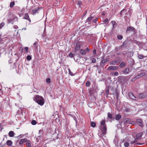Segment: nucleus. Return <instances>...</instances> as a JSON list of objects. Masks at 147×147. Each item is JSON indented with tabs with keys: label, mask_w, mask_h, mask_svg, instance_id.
Listing matches in <instances>:
<instances>
[{
	"label": "nucleus",
	"mask_w": 147,
	"mask_h": 147,
	"mask_svg": "<svg viewBox=\"0 0 147 147\" xmlns=\"http://www.w3.org/2000/svg\"><path fill=\"white\" fill-rule=\"evenodd\" d=\"M121 117V115L119 114H118L116 116V119L118 121Z\"/></svg>",
	"instance_id": "nucleus-20"
},
{
	"label": "nucleus",
	"mask_w": 147,
	"mask_h": 147,
	"mask_svg": "<svg viewBox=\"0 0 147 147\" xmlns=\"http://www.w3.org/2000/svg\"><path fill=\"white\" fill-rule=\"evenodd\" d=\"M142 77L141 76H140V74H138L135 77L137 79L139 78L140 77Z\"/></svg>",
	"instance_id": "nucleus-42"
},
{
	"label": "nucleus",
	"mask_w": 147,
	"mask_h": 147,
	"mask_svg": "<svg viewBox=\"0 0 147 147\" xmlns=\"http://www.w3.org/2000/svg\"><path fill=\"white\" fill-rule=\"evenodd\" d=\"M137 139H135L134 140V141H132L131 142V144H134L135 143H136V142L137 141Z\"/></svg>",
	"instance_id": "nucleus-31"
},
{
	"label": "nucleus",
	"mask_w": 147,
	"mask_h": 147,
	"mask_svg": "<svg viewBox=\"0 0 147 147\" xmlns=\"http://www.w3.org/2000/svg\"><path fill=\"white\" fill-rule=\"evenodd\" d=\"M93 53L94 54L96 53V51L95 49H94L93 51Z\"/></svg>",
	"instance_id": "nucleus-54"
},
{
	"label": "nucleus",
	"mask_w": 147,
	"mask_h": 147,
	"mask_svg": "<svg viewBox=\"0 0 147 147\" xmlns=\"http://www.w3.org/2000/svg\"><path fill=\"white\" fill-rule=\"evenodd\" d=\"M1 36V34H0V37Z\"/></svg>",
	"instance_id": "nucleus-58"
},
{
	"label": "nucleus",
	"mask_w": 147,
	"mask_h": 147,
	"mask_svg": "<svg viewBox=\"0 0 147 147\" xmlns=\"http://www.w3.org/2000/svg\"><path fill=\"white\" fill-rule=\"evenodd\" d=\"M118 67L117 66H109L107 69L108 70H115L118 69Z\"/></svg>",
	"instance_id": "nucleus-7"
},
{
	"label": "nucleus",
	"mask_w": 147,
	"mask_h": 147,
	"mask_svg": "<svg viewBox=\"0 0 147 147\" xmlns=\"http://www.w3.org/2000/svg\"><path fill=\"white\" fill-rule=\"evenodd\" d=\"M26 59H27V60H30L31 59L32 57L31 56H30V55H28L27 56Z\"/></svg>",
	"instance_id": "nucleus-39"
},
{
	"label": "nucleus",
	"mask_w": 147,
	"mask_h": 147,
	"mask_svg": "<svg viewBox=\"0 0 147 147\" xmlns=\"http://www.w3.org/2000/svg\"><path fill=\"white\" fill-rule=\"evenodd\" d=\"M74 54L71 53H70L69 55V56L71 58H72L74 57Z\"/></svg>",
	"instance_id": "nucleus-41"
},
{
	"label": "nucleus",
	"mask_w": 147,
	"mask_h": 147,
	"mask_svg": "<svg viewBox=\"0 0 147 147\" xmlns=\"http://www.w3.org/2000/svg\"><path fill=\"white\" fill-rule=\"evenodd\" d=\"M138 98L140 99L144 98L147 97V92L139 94L138 96Z\"/></svg>",
	"instance_id": "nucleus-5"
},
{
	"label": "nucleus",
	"mask_w": 147,
	"mask_h": 147,
	"mask_svg": "<svg viewBox=\"0 0 147 147\" xmlns=\"http://www.w3.org/2000/svg\"><path fill=\"white\" fill-rule=\"evenodd\" d=\"M109 89L108 88H107L106 90L105 93L107 96H108L109 95Z\"/></svg>",
	"instance_id": "nucleus-29"
},
{
	"label": "nucleus",
	"mask_w": 147,
	"mask_h": 147,
	"mask_svg": "<svg viewBox=\"0 0 147 147\" xmlns=\"http://www.w3.org/2000/svg\"><path fill=\"white\" fill-rule=\"evenodd\" d=\"M90 83L89 81H87L86 84V85L87 86H89L90 85Z\"/></svg>",
	"instance_id": "nucleus-35"
},
{
	"label": "nucleus",
	"mask_w": 147,
	"mask_h": 147,
	"mask_svg": "<svg viewBox=\"0 0 147 147\" xmlns=\"http://www.w3.org/2000/svg\"><path fill=\"white\" fill-rule=\"evenodd\" d=\"M26 145H27V147H30L31 144L30 143H26Z\"/></svg>",
	"instance_id": "nucleus-43"
},
{
	"label": "nucleus",
	"mask_w": 147,
	"mask_h": 147,
	"mask_svg": "<svg viewBox=\"0 0 147 147\" xmlns=\"http://www.w3.org/2000/svg\"><path fill=\"white\" fill-rule=\"evenodd\" d=\"M27 141V139L26 138L22 139L20 140V141L19 144L20 145H22L24 142H26Z\"/></svg>",
	"instance_id": "nucleus-15"
},
{
	"label": "nucleus",
	"mask_w": 147,
	"mask_h": 147,
	"mask_svg": "<svg viewBox=\"0 0 147 147\" xmlns=\"http://www.w3.org/2000/svg\"><path fill=\"white\" fill-rule=\"evenodd\" d=\"M129 119L126 118L124 120V122L125 123H129Z\"/></svg>",
	"instance_id": "nucleus-32"
},
{
	"label": "nucleus",
	"mask_w": 147,
	"mask_h": 147,
	"mask_svg": "<svg viewBox=\"0 0 147 147\" xmlns=\"http://www.w3.org/2000/svg\"><path fill=\"white\" fill-rule=\"evenodd\" d=\"M137 123L141 127H143V121L141 119H138L136 120Z\"/></svg>",
	"instance_id": "nucleus-6"
},
{
	"label": "nucleus",
	"mask_w": 147,
	"mask_h": 147,
	"mask_svg": "<svg viewBox=\"0 0 147 147\" xmlns=\"http://www.w3.org/2000/svg\"><path fill=\"white\" fill-rule=\"evenodd\" d=\"M93 18L92 16L89 17L87 19V20L88 22H90Z\"/></svg>",
	"instance_id": "nucleus-28"
},
{
	"label": "nucleus",
	"mask_w": 147,
	"mask_h": 147,
	"mask_svg": "<svg viewBox=\"0 0 147 147\" xmlns=\"http://www.w3.org/2000/svg\"><path fill=\"white\" fill-rule=\"evenodd\" d=\"M96 62V60L94 58H93L92 60V63H95Z\"/></svg>",
	"instance_id": "nucleus-44"
},
{
	"label": "nucleus",
	"mask_w": 147,
	"mask_h": 147,
	"mask_svg": "<svg viewBox=\"0 0 147 147\" xmlns=\"http://www.w3.org/2000/svg\"><path fill=\"white\" fill-rule=\"evenodd\" d=\"M105 15V14L104 13H102V15Z\"/></svg>",
	"instance_id": "nucleus-56"
},
{
	"label": "nucleus",
	"mask_w": 147,
	"mask_h": 147,
	"mask_svg": "<svg viewBox=\"0 0 147 147\" xmlns=\"http://www.w3.org/2000/svg\"><path fill=\"white\" fill-rule=\"evenodd\" d=\"M9 136L10 137H13L14 136V132L13 131H10L9 133Z\"/></svg>",
	"instance_id": "nucleus-19"
},
{
	"label": "nucleus",
	"mask_w": 147,
	"mask_h": 147,
	"mask_svg": "<svg viewBox=\"0 0 147 147\" xmlns=\"http://www.w3.org/2000/svg\"><path fill=\"white\" fill-rule=\"evenodd\" d=\"M118 75V72L117 71L115 72L114 73V75L115 76H117Z\"/></svg>",
	"instance_id": "nucleus-46"
},
{
	"label": "nucleus",
	"mask_w": 147,
	"mask_h": 147,
	"mask_svg": "<svg viewBox=\"0 0 147 147\" xmlns=\"http://www.w3.org/2000/svg\"><path fill=\"white\" fill-rule=\"evenodd\" d=\"M98 20V18H96V19H95L94 20V22H96Z\"/></svg>",
	"instance_id": "nucleus-53"
},
{
	"label": "nucleus",
	"mask_w": 147,
	"mask_h": 147,
	"mask_svg": "<svg viewBox=\"0 0 147 147\" xmlns=\"http://www.w3.org/2000/svg\"><path fill=\"white\" fill-rule=\"evenodd\" d=\"M117 38L118 39H119V40H121L123 38V37L121 35H118L117 36Z\"/></svg>",
	"instance_id": "nucleus-27"
},
{
	"label": "nucleus",
	"mask_w": 147,
	"mask_h": 147,
	"mask_svg": "<svg viewBox=\"0 0 147 147\" xmlns=\"http://www.w3.org/2000/svg\"><path fill=\"white\" fill-rule=\"evenodd\" d=\"M100 128L102 132V134L105 135L106 133L107 127L105 120L101 121L100 122Z\"/></svg>",
	"instance_id": "nucleus-3"
},
{
	"label": "nucleus",
	"mask_w": 147,
	"mask_h": 147,
	"mask_svg": "<svg viewBox=\"0 0 147 147\" xmlns=\"http://www.w3.org/2000/svg\"><path fill=\"white\" fill-rule=\"evenodd\" d=\"M125 10V9H123L122 10H121V11L120 12V14L121 15H122V12L124 11Z\"/></svg>",
	"instance_id": "nucleus-52"
},
{
	"label": "nucleus",
	"mask_w": 147,
	"mask_h": 147,
	"mask_svg": "<svg viewBox=\"0 0 147 147\" xmlns=\"http://www.w3.org/2000/svg\"><path fill=\"white\" fill-rule=\"evenodd\" d=\"M6 144L7 145L10 146L12 145V142L10 140H8L7 141Z\"/></svg>",
	"instance_id": "nucleus-18"
},
{
	"label": "nucleus",
	"mask_w": 147,
	"mask_h": 147,
	"mask_svg": "<svg viewBox=\"0 0 147 147\" xmlns=\"http://www.w3.org/2000/svg\"><path fill=\"white\" fill-rule=\"evenodd\" d=\"M111 64H112V63H111Z\"/></svg>",
	"instance_id": "nucleus-59"
},
{
	"label": "nucleus",
	"mask_w": 147,
	"mask_h": 147,
	"mask_svg": "<svg viewBox=\"0 0 147 147\" xmlns=\"http://www.w3.org/2000/svg\"><path fill=\"white\" fill-rule=\"evenodd\" d=\"M108 59H103L102 60L101 63V64H104L105 63H106V62L108 61Z\"/></svg>",
	"instance_id": "nucleus-22"
},
{
	"label": "nucleus",
	"mask_w": 147,
	"mask_h": 147,
	"mask_svg": "<svg viewBox=\"0 0 147 147\" xmlns=\"http://www.w3.org/2000/svg\"><path fill=\"white\" fill-rule=\"evenodd\" d=\"M80 44L79 43H77L76 44V46L75 47V49L76 50H78L80 49Z\"/></svg>",
	"instance_id": "nucleus-14"
},
{
	"label": "nucleus",
	"mask_w": 147,
	"mask_h": 147,
	"mask_svg": "<svg viewBox=\"0 0 147 147\" xmlns=\"http://www.w3.org/2000/svg\"><path fill=\"white\" fill-rule=\"evenodd\" d=\"M15 5V3L14 1H12L11 2L10 4V7L11 8H12Z\"/></svg>",
	"instance_id": "nucleus-23"
},
{
	"label": "nucleus",
	"mask_w": 147,
	"mask_h": 147,
	"mask_svg": "<svg viewBox=\"0 0 147 147\" xmlns=\"http://www.w3.org/2000/svg\"><path fill=\"white\" fill-rule=\"evenodd\" d=\"M5 25L4 23L3 22L0 24V29L3 27Z\"/></svg>",
	"instance_id": "nucleus-36"
},
{
	"label": "nucleus",
	"mask_w": 147,
	"mask_h": 147,
	"mask_svg": "<svg viewBox=\"0 0 147 147\" xmlns=\"http://www.w3.org/2000/svg\"><path fill=\"white\" fill-rule=\"evenodd\" d=\"M81 4V1H78V5H80Z\"/></svg>",
	"instance_id": "nucleus-49"
},
{
	"label": "nucleus",
	"mask_w": 147,
	"mask_h": 147,
	"mask_svg": "<svg viewBox=\"0 0 147 147\" xmlns=\"http://www.w3.org/2000/svg\"><path fill=\"white\" fill-rule=\"evenodd\" d=\"M80 53L81 55H85L86 54V52L82 49H80Z\"/></svg>",
	"instance_id": "nucleus-17"
},
{
	"label": "nucleus",
	"mask_w": 147,
	"mask_h": 147,
	"mask_svg": "<svg viewBox=\"0 0 147 147\" xmlns=\"http://www.w3.org/2000/svg\"><path fill=\"white\" fill-rule=\"evenodd\" d=\"M136 78L135 77L134 78H133L131 79V81L132 82H133V81H135V80H136Z\"/></svg>",
	"instance_id": "nucleus-51"
},
{
	"label": "nucleus",
	"mask_w": 147,
	"mask_h": 147,
	"mask_svg": "<svg viewBox=\"0 0 147 147\" xmlns=\"http://www.w3.org/2000/svg\"><path fill=\"white\" fill-rule=\"evenodd\" d=\"M90 49L89 47H88L86 48V49H85V51L86 52H89Z\"/></svg>",
	"instance_id": "nucleus-38"
},
{
	"label": "nucleus",
	"mask_w": 147,
	"mask_h": 147,
	"mask_svg": "<svg viewBox=\"0 0 147 147\" xmlns=\"http://www.w3.org/2000/svg\"><path fill=\"white\" fill-rule=\"evenodd\" d=\"M122 73L125 74H127L129 73V70L128 68H126L125 69L122 71Z\"/></svg>",
	"instance_id": "nucleus-12"
},
{
	"label": "nucleus",
	"mask_w": 147,
	"mask_h": 147,
	"mask_svg": "<svg viewBox=\"0 0 147 147\" xmlns=\"http://www.w3.org/2000/svg\"><path fill=\"white\" fill-rule=\"evenodd\" d=\"M0 40H2V38H0Z\"/></svg>",
	"instance_id": "nucleus-57"
},
{
	"label": "nucleus",
	"mask_w": 147,
	"mask_h": 147,
	"mask_svg": "<svg viewBox=\"0 0 147 147\" xmlns=\"http://www.w3.org/2000/svg\"><path fill=\"white\" fill-rule=\"evenodd\" d=\"M34 101L40 106H42L45 103V100L42 96L39 95H35L33 98Z\"/></svg>",
	"instance_id": "nucleus-1"
},
{
	"label": "nucleus",
	"mask_w": 147,
	"mask_h": 147,
	"mask_svg": "<svg viewBox=\"0 0 147 147\" xmlns=\"http://www.w3.org/2000/svg\"><path fill=\"white\" fill-rule=\"evenodd\" d=\"M69 74L71 76H73V73L71 72L70 70L69 69Z\"/></svg>",
	"instance_id": "nucleus-50"
},
{
	"label": "nucleus",
	"mask_w": 147,
	"mask_h": 147,
	"mask_svg": "<svg viewBox=\"0 0 147 147\" xmlns=\"http://www.w3.org/2000/svg\"><path fill=\"white\" fill-rule=\"evenodd\" d=\"M129 143L125 142L124 144V146L125 147H128L129 146Z\"/></svg>",
	"instance_id": "nucleus-37"
},
{
	"label": "nucleus",
	"mask_w": 147,
	"mask_h": 147,
	"mask_svg": "<svg viewBox=\"0 0 147 147\" xmlns=\"http://www.w3.org/2000/svg\"><path fill=\"white\" fill-rule=\"evenodd\" d=\"M38 46V43L37 42H35L33 44V47H34L35 49L37 48Z\"/></svg>",
	"instance_id": "nucleus-21"
},
{
	"label": "nucleus",
	"mask_w": 147,
	"mask_h": 147,
	"mask_svg": "<svg viewBox=\"0 0 147 147\" xmlns=\"http://www.w3.org/2000/svg\"><path fill=\"white\" fill-rule=\"evenodd\" d=\"M143 134V133L142 132H141L137 134L136 136V139L138 140H139L141 139Z\"/></svg>",
	"instance_id": "nucleus-9"
},
{
	"label": "nucleus",
	"mask_w": 147,
	"mask_h": 147,
	"mask_svg": "<svg viewBox=\"0 0 147 147\" xmlns=\"http://www.w3.org/2000/svg\"><path fill=\"white\" fill-rule=\"evenodd\" d=\"M141 73L140 74L141 77L147 76V74L146 73V71L145 70H141Z\"/></svg>",
	"instance_id": "nucleus-13"
},
{
	"label": "nucleus",
	"mask_w": 147,
	"mask_h": 147,
	"mask_svg": "<svg viewBox=\"0 0 147 147\" xmlns=\"http://www.w3.org/2000/svg\"><path fill=\"white\" fill-rule=\"evenodd\" d=\"M111 23H112V25H113V27H114L115 26H116L117 23L115 21H112L111 22Z\"/></svg>",
	"instance_id": "nucleus-24"
},
{
	"label": "nucleus",
	"mask_w": 147,
	"mask_h": 147,
	"mask_svg": "<svg viewBox=\"0 0 147 147\" xmlns=\"http://www.w3.org/2000/svg\"><path fill=\"white\" fill-rule=\"evenodd\" d=\"M145 57V56H144L143 55H138V57L140 59H143Z\"/></svg>",
	"instance_id": "nucleus-26"
},
{
	"label": "nucleus",
	"mask_w": 147,
	"mask_h": 147,
	"mask_svg": "<svg viewBox=\"0 0 147 147\" xmlns=\"http://www.w3.org/2000/svg\"><path fill=\"white\" fill-rule=\"evenodd\" d=\"M129 98L131 99L137 100V98L134 96L131 92H129Z\"/></svg>",
	"instance_id": "nucleus-8"
},
{
	"label": "nucleus",
	"mask_w": 147,
	"mask_h": 147,
	"mask_svg": "<svg viewBox=\"0 0 147 147\" xmlns=\"http://www.w3.org/2000/svg\"><path fill=\"white\" fill-rule=\"evenodd\" d=\"M146 101L147 102V99L146 100Z\"/></svg>",
	"instance_id": "nucleus-60"
},
{
	"label": "nucleus",
	"mask_w": 147,
	"mask_h": 147,
	"mask_svg": "<svg viewBox=\"0 0 147 147\" xmlns=\"http://www.w3.org/2000/svg\"><path fill=\"white\" fill-rule=\"evenodd\" d=\"M86 13H87V11H86L85 12H84V15H85L86 14Z\"/></svg>",
	"instance_id": "nucleus-55"
},
{
	"label": "nucleus",
	"mask_w": 147,
	"mask_h": 147,
	"mask_svg": "<svg viewBox=\"0 0 147 147\" xmlns=\"http://www.w3.org/2000/svg\"><path fill=\"white\" fill-rule=\"evenodd\" d=\"M129 123L130 124H132L133 125H134L136 124V122L132 121H130L129 120Z\"/></svg>",
	"instance_id": "nucleus-33"
},
{
	"label": "nucleus",
	"mask_w": 147,
	"mask_h": 147,
	"mask_svg": "<svg viewBox=\"0 0 147 147\" xmlns=\"http://www.w3.org/2000/svg\"><path fill=\"white\" fill-rule=\"evenodd\" d=\"M108 116L110 119H112V115L110 113H108Z\"/></svg>",
	"instance_id": "nucleus-34"
},
{
	"label": "nucleus",
	"mask_w": 147,
	"mask_h": 147,
	"mask_svg": "<svg viewBox=\"0 0 147 147\" xmlns=\"http://www.w3.org/2000/svg\"><path fill=\"white\" fill-rule=\"evenodd\" d=\"M42 8L41 7H38L33 9L32 10V14L33 15H35L36 13H38L39 11Z\"/></svg>",
	"instance_id": "nucleus-4"
},
{
	"label": "nucleus",
	"mask_w": 147,
	"mask_h": 147,
	"mask_svg": "<svg viewBox=\"0 0 147 147\" xmlns=\"http://www.w3.org/2000/svg\"><path fill=\"white\" fill-rule=\"evenodd\" d=\"M25 49L26 50V52H28V47H25Z\"/></svg>",
	"instance_id": "nucleus-48"
},
{
	"label": "nucleus",
	"mask_w": 147,
	"mask_h": 147,
	"mask_svg": "<svg viewBox=\"0 0 147 147\" xmlns=\"http://www.w3.org/2000/svg\"><path fill=\"white\" fill-rule=\"evenodd\" d=\"M130 109L129 108H126L125 109V112H128V111H130Z\"/></svg>",
	"instance_id": "nucleus-47"
},
{
	"label": "nucleus",
	"mask_w": 147,
	"mask_h": 147,
	"mask_svg": "<svg viewBox=\"0 0 147 147\" xmlns=\"http://www.w3.org/2000/svg\"><path fill=\"white\" fill-rule=\"evenodd\" d=\"M91 126L93 127H95L96 125V124L95 122L92 121L91 122Z\"/></svg>",
	"instance_id": "nucleus-25"
},
{
	"label": "nucleus",
	"mask_w": 147,
	"mask_h": 147,
	"mask_svg": "<svg viewBox=\"0 0 147 147\" xmlns=\"http://www.w3.org/2000/svg\"><path fill=\"white\" fill-rule=\"evenodd\" d=\"M37 123L36 121L35 120H33L31 121V124L32 125H35Z\"/></svg>",
	"instance_id": "nucleus-30"
},
{
	"label": "nucleus",
	"mask_w": 147,
	"mask_h": 147,
	"mask_svg": "<svg viewBox=\"0 0 147 147\" xmlns=\"http://www.w3.org/2000/svg\"><path fill=\"white\" fill-rule=\"evenodd\" d=\"M18 19V18L17 16L12 13L9 12L8 13L7 17V21L9 23L13 24L15 20L16 21Z\"/></svg>",
	"instance_id": "nucleus-2"
},
{
	"label": "nucleus",
	"mask_w": 147,
	"mask_h": 147,
	"mask_svg": "<svg viewBox=\"0 0 147 147\" xmlns=\"http://www.w3.org/2000/svg\"><path fill=\"white\" fill-rule=\"evenodd\" d=\"M24 18L25 19L28 20L30 23L31 22V20L30 19L28 14L27 13H25L24 16Z\"/></svg>",
	"instance_id": "nucleus-10"
},
{
	"label": "nucleus",
	"mask_w": 147,
	"mask_h": 147,
	"mask_svg": "<svg viewBox=\"0 0 147 147\" xmlns=\"http://www.w3.org/2000/svg\"><path fill=\"white\" fill-rule=\"evenodd\" d=\"M135 28L134 27L132 26H128L126 29V32H127L129 31L134 32Z\"/></svg>",
	"instance_id": "nucleus-11"
},
{
	"label": "nucleus",
	"mask_w": 147,
	"mask_h": 147,
	"mask_svg": "<svg viewBox=\"0 0 147 147\" xmlns=\"http://www.w3.org/2000/svg\"><path fill=\"white\" fill-rule=\"evenodd\" d=\"M126 63L125 62H122L119 65L120 67H123L126 65Z\"/></svg>",
	"instance_id": "nucleus-16"
},
{
	"label": "nucleus",
	"mask_w": 147,
	"mask_h": 147,
	"mask_svg": "<svg viewBox=\"0 0 147 147\" xmlns=\"http://www.w3.org/2000/svg\"><path fill=\"white\" fill-rule=\"evenodd\" d=\"M109 21L108 19V18H106L105 20L103 21L104 23H106L108 22Z\"/></svg>",
	"instance_id": "nucleus-45"
},
{
	"label": "nucleus",
	"mask_w": 147,
	"mask_h": 147,
	"mask_svg": "<svg viewBox=\"0 0 147 147\" xmlns=\"http://www.w3.org/2000/svg\"><path fill=\"white\" fill-rule=\"evenodd\" d=\"M46 82L47 83L49 84L51 82V79L49 78H48L46 80Z\"/></svg>",
	"instance_id": "nucleus-40"
}]
</instances>
